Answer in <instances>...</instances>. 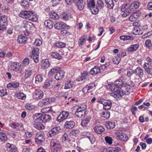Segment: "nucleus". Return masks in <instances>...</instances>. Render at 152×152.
Masks as SVG:
<instances>
[{
    "label": "nucleus",
    "mask_w": 152,
    "mask_h": 152,
    "mask_svg": "<svg viewBox=\"0 0 152 152\" xmlns=\"http://www.w3.org/2000/svg\"><path fill=\"white\" fill-rule=\"evenodd\" d=\"M18 15L19 17L23 19L34 22L37 20L38 17L36 12L31 10L22 11Z\"/></svg>",
    "instance_id": "f257e3e1"
},
{
    "label": "nucleus",
    "mask_w": 152,
    "mask_h": 152,
    "mask_svg": "<svg viewBox=\"0 0 152 152\" xmlns=\"http://www.w3.org/2000/svg\"><path fill=\"white\" fill-rule=\"evenodd\" d=\"M50 148L51 152H61L62 149V145L56 139L51 140Z\"/></svg>",
    "instance_id": "f03ea898"
},
{
    "label": "nucleus",
    "mask_w": 152,
    "mask_h": 152,
    "mask_svg": "<svg viewBox=\"0 0 152 152\" xmlns=\"http://www.w3.org/2000/svg\"><path fill=\"white\" fill-rule=\"evenodd\" d=\"M145 59L147 62L144 63L143 68L148 75L152 76V68L150 67V66L152 67V59L149 57H145Z\"/></svg>",
    "instance_id": "7ed1b4c3"
},
{
    "label": "nucleus",
    "mask_w": 152,
    "mask_h": 152,
    "mask_svg": "<svg viewBox=\"0 0 152 152\" xmlns=\"http://www.w3.org/2000/svg\"><path fill=\"white\" fill-rule=\"evenodd\" d=\"M21 26L22 27L25 28L26 32H25V34L26 35H29V31L34 27V25L32 23L26 20L23 21Z\"/></svg>",
    "instance_id": "20e7f679"
},
{
    "label": "nucleus",
    "mask_w": 152,
    "mask_h": 152,
    "mask_svg": "<svg viewBox=\"0 0 152 152\" xmlns=\"http://www.w3.org/2000/svg\"><path fill=\"white\" fill-rule=\"evenodd\" d=\"M99 103L103 105V108L105 110L110 109L112 106V103L110 100H107L104 99H101L98 101Z\"/></svg>",
    "instance_id": "39448f33"
},
{
    "label": "nucleus",
    "mask_w": 152,
    "mask_h": 152,
    "mask_svg": "<svg viewBox=\"0 0 152 152\" xmlns=\"http://www.w3.org/2000/svg\"><path fill=\"white\" fill-rule=\"evenodd\" d=\"M121 88H111V91L113 92L111 93V96H113L114 98L117 99L121 97L124 94V92L121 90Z\"/></svg>",
    "instance_id": "423d86ee"
},
{
    "label": "nucleus",
    "mask_w": 152,
    "mask_h": 152,
    "mask_svg": "<svg viewBox=\"0 0 152 152\" xmlns=\"http://www.w3.org/2000/svg\"><path fill=\"white\" fill-rule=\"evenodd\" d=\"M39 49L37 48H34L31 52V57L33 58L34 61L36 63H37L39 62Z\"/></svg>",
    "instance_id": "0eeeda50"
},
{
    "label": "nucleus",
    "mask_w": 152,
    "mask_h": 152,
    "mask_svg": "<svg viewBox=\"0 0 152 152\" xmlns=\"http://www.w3.org/2000/svg\"><path fill=\"white\" fill-rule=\"evenodd\" d=\"M43 95V93L42 91L37 89L33 93V98L34 100H37L42 98Z\"/></svg>",
    "instance_id": "6e6552de"
},
{
    "label": "nucleus",
    "mask_w": 152,
    "mask_h": 152,
    "mask_svg": "<svg viewBox=\"0 0 152 152\" xmlns=\"http://www.w3.org/2000/svg\"><path fill=\"white\" fill-rule=\"evenodd\" d=\"M69 113L66 111H62L56 118V121L59 123L66 119L69 115Z\"/></svg>",
    "instance_id": "1a4fd4ad"
},
{
    "label": "nucleus",
    "mask_w": 152,
    "mask_h": 152,
    "mask_svg": "<svg viewBox=\"0 0 152 152\" xmlns=\"http://www.w3.org/2000/svg\"><path fill=\"white\" fill-rule=\"evenodd\" d=\"M61 131V128L59 126L56 127L52 129L48 133V135L51 137L58 133Z\"/></svg>",
    "instance_id": "9d476101"
},
{
    "label": "nucleus",
    "mask_w": 152,
    "mask_h": 152,
    "mask_svg": "<svg viewBox=\"0 0 152 152\" xmlns=\"http://www.w3.org/2000/svg\"><path fill=\"white\" fill-rule=\"evenodd\" d=\"M61 131V128L59 126L56 127L52 129L48 133V135L51 137L58 133Z\"/></svg>",
    "instance_id": "9b49d317"
},
{
    "label": "nucleus",
    "mask_w": 152,
    "mask_h": 152,
    "mask_svg": "<svg viewBox=\"0 0 152 152\" xmlns=\"http://www.w3.org/2000/svg\"><path fill=\"white\" fill-rule=\"evenodd\" d=\"M9 67L12 70L16 72L20 69L21 66L19 63L11 62L10 63Z\"/></svg>",
    "instance_id": "f8f14e48"
},
{
    "label": "nucleus",
    "mask_w": 152,
    "mask_h": 152,
    "mask_svg": "<svg viewBox=\"0 0 152 152\" xmlns=\"http://www.w3.org/2000/svg\"><path fill=\"white\" fill-rule=\"evenodd\" d=\"M134 73L137 77L142 78L144 75V71L140 67L138 66L134 70Z\"/></svg>",
    "instance_id": "ddd939ff"
},
{
    "label": "nucleus",
    "mask_w": 152,
    "mask_h": 152,
    "mask_svg": "<svg viewBox=\"0 0 152 152\" xmlns=\"http://www.w3.org/2000/svg\"><path fill=\"white\" fill-rule=\"evenodd\" d=\"M54 26L55 28L57 30H61L69 27V26L63 22H60L56 23Z\"/></svg>",
    "instance_id": "4468645a"
},
{
    "label": "nucleus",
    "mask_w": 152,
    "mask_h": 152,
    "mask_svg": "<svg viewBox=\"0 0 152 152\" xmlns=\"http://www.w3.org/2000/svg\"><path fill=\"white\" fill-rule=\"evenodd\" d=\"M122 82L121 79L116 80L113 84H112L110 87V89L111 90V88H120L122 86Z\"/></svg>",
    "instance_id": "2eb2a0df"
},
{
    "label": "nucleus",
    "mask_w": 152,
    "mask_h": 152,
    "mask_svg": "<svg viewBox=\"0 0 152 152\" xmlns=\"http://www.w3.org/2000/svg\"><path fill=\"white\" fill-rule=\"evenodd\" d=\"M10 126L15 130H22L23 128V125L21 123H18L13 122L10 123Z\"/></svg>",
    "instance_id": "dca6fc26"
},
{
    "label": "nucleus",
    "mask_w": 152,
    "mask_h": 152,
    "mask_svg": "<svg viewBox=\"0 0 152 152\" xmlns=\"http://www.w3.org/2000/svg\"><path fill=\"white\" fill-rule=\"evenodd\" d=\"M6 147L8 152H17L16 146L13 144L7 143L6 145Z\"/></svg>",
    "instance_id": "f3484780"
},
{
    "label": "nucleus",
    "mask_w": 152,
    "mask_h": 152,
    "mask_svg": "<svg viewBox=\"0 0 152 152\" xmlns=\"http://www.w3.org/2000/svg\"><path fill=\"white\" fill-rule=\"evenodd\" d=\"M64 76V72L63 70L58 71L55 75L54 77L57 80H60Z\"/></svg>",
    "instance_id": "a211bd4d"
},
{
    "label": "nucleus",
    "mask_w": 152,
    "mask_h": 152,
    "mask_svg": "<svg viewBox=\"0 0 152 152\" xmlns=\"http://www.w3.org/2000/svg\"><path fill=\"white\" fill-rule=\"evenodd\" d=\"M75 123L73 121H66L64 125V128L70 129L73 128L75 126Z\"/></svg>",
    "instance_id": "6ab92c4d"
},
{
    "label": "nucleus",
    "mask_w": 152,
    "mask_h": 152,
    "mask_svg": "<svg viewBox=\"0 0 152 152\" xmlns=\"http://www.w3.org/2000/svg\"><path fill=\"white\" fill-rule=\"evenodd\" d=\"M7 24V17L5 15L1 16L0 18V25L5 28Z\"/></svg>",
    "instance_id": "aec40b11"
},
{
    "label": "nucleus",
    "mask_w": 152,
    "mask_h": 152,
    "mask_svg": "<svg viewBox=\"0 0 152 152\" xmlns=\"http://www.w3.org/2000/svg\"><path fill=\"white\" fill-rule=\"evenodd\" d=\"M140 6V3L137 1L133 2L130 5L129 9L132 11H134L138 8Z\"/></svg>",
    "instance_id": "412c9836"
},
{
    "label": "nucleus",
    "mask_w": 152,
    "mask_h": 152,
    "mask_svg": "<svg viewBox=\"0 0 152 152\" xmlns=\"http://www.w3.org/2000/svg\"><path fill=\"white\" fill-rule=\"evenodd\" d=\"M139 46V44H137L131 45L128 47L126 49L127 51L129 52H134L137 50Z\"/></svg>",
    "instance_id": "4be33fe9"
},
{
    "label": "nucleus",
    "mask_w": 152,
    "mask_h": 152,
    "mask_svg": "<svg viewBox=\"0 0 152 152\" xmlns=\"http://www.w3.org/2000/svg\"><path fill=\"white\" fill-rule=\"evenodd\" d=\"M94 129L95 132L98 134H101L105 130L104 127L102 126H96L94 127Z\"/></svg>",
    "instance_id": "5701e85b"
},
{
    "label": "nucleus",
    "mask_w": 152,
    "mask_h": 152,
    "mask_svg": "<svg viewBox=\"0 0 152 152\" xmlns=\"http://www.w3.org/2000/svg\"><path fill=\"white\" fill-rule=\"evenodd\" d=\"M117 137L120 140L122 141H126L128 139L127 136L123 133H118L117 134Z\"/></svg>",
    "instance_id": "b1692460"
},
{
    "label": "nucleus",
    "mask_w": 152,
    "mask_h": 152,
    "mask_svg": "<svg viewBox=\"0 0 152 152\" xmlns=\"http://www.w3.org/2000/svg\"><path fill=\"white\" fill-rule=\"evenodd\" d=\"M27 40V37L23 35H19L18 38V41L20 44L24 43Z\"/></svg>",
    "instance_id": "393cba45"
},
{
    "label": "nucleus",
    "mask_w": 152,
    "mask_h": 152,
    "mask_svg": "<svg viewBox=\"0 0 152 152\" xmlns=\"http://www.w3.org/2000/svg\"><path fill=\"white\" fill-rule=\"evenodd\" d=\"M132 32L133 34L135 35H140L142 33L143 30L141 28L136 27L134 28Z\"/></svg>",
    "instance_id": "a878e982"
},
{
    "label": "nucleus",
    "mask_w": 152,
    "mask_h": 152,
    "mask_svg": "<svg viewBox=\"0 0 152 152\" xmlns=\"http://www.w3.org/2000/svg\"><path fill=\"white\" fill-rule=\"evenodd\" d=\"M42 67L43 69H46L50 66V63L48 59L42 60Z\"/></svg>",
    "instance_id": "bb28decb"
},
{
    "label": "nucleus",
    "mask_w": 152,
    "mask_h": 152,
    "mask_svg": "<svg viewBox=\"0 0 152 152\" xmlns=\"http://www.w3.org/2000/svg\"><path fill=\"white\" fill-rule=\"evenodd\" d=\"M33 75V71L31 69H27L25 70L24 77L25 78H27Z\"/></svg>",
    "instance_id": "cd10ccee"
},
{
    "label": "nucleus",
    "mask_w": 152,
    "mask_h": 152,
    "mask_svg": "<svg viewBox=\"0 0 152 152\" xmlns=\"http://www.w3.org/2000/svg\"><path fill=\"white\" fill-rule=\"evenodd\" d=\"M35 119L36 122L41 123L43 122L42 119V114L41 113H36L35 115Z\"/></svg>",
    "instance_id": "c85d7f7f"
},
{
    "label": "nucleus",
    "mask_w": 152,
    "mask_h": 152,
    "mask_svg": "<svg viewBox=\"0 0 152 152\" xmlns=\"http://www.w3.org/2000/svg\"><path fill=\"white\" fill-rule=\"evenodd\" d=\"M100 69L97 66H95L92 68L90 71V73L91 75H94L98 74L100 72Z\"/></svg>",
    "instance_id": "c756f323"
},
{
    "label": "nucleus",
    "mask_w": 152,
    "mask_h": 152,
    "mask_svg": "<svg viewBox=\"0 0 152 152\" xmlns=\"http://www.w3.org/2000/svg\"><path fill=\"white\" fill-rule=\"evenodd\" d=\"M75 115L80 118L84 117L86 115L85 111L77 110L75 113Z\"/></svg>",
    "instance_id": "7c9ffc66"
},
{
    "label": "nucleus",
    "mask_w": 152,
    "mask_h": 152,
    "mask_svg": "<svg viewBox=\"0 0 152 152\" xmlns=\"http://www.w3.org/2000/svg\"><path fill=\"white\" fill-rule=\"evenodd\" d=\"M19 84L17 83H9L7 85V87L8 88L12 89L18 88L19 87Z\"/></svg>",
    "instance_id": "2f4dec72"
},
{
    "label": "nucleus",
    "mask_w": 152,
    "mask_h": 152,
    "mask_svg": "<svg viewBox=\"0 0 152 152\" xmlns=\"http://www.w3.org/2000/svg\"><path fill=\"white\" fill-rule=\"evenodd\" d=\"M44 24L46 27L49 29L52 28L53 27V22L50 20L45 21Z\"/></svg>",
    "instance_id": "473e14b6"
},
{
    "label": "nucleus",
    "mask_w": 152,
    "mask_h": 152,
    "mask_svg": "<svg viewBox=\"0 0 152 152\" xmlns=\"http://www.w3.org/2000/svg\"><path fill=\"white\" fill-rule=\"evenodd\" d=\"M91 118L89 117H87L82 120L81 124L83 126H85L88 125L90 121Z\"/></svg>",
    "instance_id": "72a5a7b5"
},
{
    "label": "nucleus",
    "mask_w": 152,
    "mask_h": 152,
    "mask_svg": "<svg viewBox=\"0 0 152 152\" xmlns=\"http://www.w3.org/2000/svg\"><path fill=\"white\" fill-rule=\"evenodd\" d=\"M7 136L4 131L0 132V140L2 141L7 140Z\"/></svg>",
    "instance_id": "f704fd0d"
},
{
    "label": "nucleus",
    "mask_w": 152,
    "mask_h": 152,
    "mask_svg": "<svg viewBox=\"0 0 152 152\" xmlns=\"http://www.w3.org/2000/svg\"><path fill=\"white\" fill-rule=\"evenodd\" d=\"M51 56L54 58L58 59H61L62 58V56L58 53L55 52H52L50 53Z\"/></svg>",
    "instance_id": "c9c22d12"
},
{
    "label": "nucleus",
    "mask_w": 152,
    "mask_h": 152,
    "mask_svg": "<svg viewBox=\"0 0 152 152\" xmlns=\"http://www.w3.org/2000/svg\"><path fill=\"white\" fill-rule=\"evenodd\" d=\"M81 0H80L77 2H75L76 5L77 6V7L80 10H82L84 6V4L83 2H81Z\"/></svg>",
    "instance_id": "e433bc0d"
},
{
    "label": "nucleus",
    "mask_w": 152,
    "mask_h": 152,
    "mask_svg": "<svg viewBox=\"0 0 152 152\" xmlns=\"http://www.w3.org/2000/svg\"><path fill=\"white\" fill-rule=\"evenodd\" d=\"M49 16L50 18L53 19H58L59 18L58 14L54 11H51L50 13Z\"/></svg>",
    "instance_id": "4c0bfd02"
},
{
    "label": "nucleus",
    "mask_w": 152,
    "mask_h": 152,
    "mask_svg": "<svg viewBox=\"0 0 152 152\" xmlns=\"http://www.w3.org/2000/svg\"><path fill=\"white\" fill-rule=\"evenodd\" d=\"M137 14L134 12L130 16L129 19L130 21L134 22L137 20Z\"/></svg>",
    "instance_id": "58836bf2"
},
{
    "label": "nucleus",
    "mask_w": 152,
    "mask_h": 152,
    "mask_svg": "<svg viewBox=\"0 0 152 152\" xmlns=\"http://www.w3.org/2000/svg\"><path fill=\"white\" fill-rule=\"evenodd\" d=\"M73 85V82L71 80H68L67 81L65 84L64 88L65 89H69L71 88Z\"/></svg>",
    "instance_id": "ea45409f"
},
{
    "label": "nucleus",
    "mask_w": 152,
    "mask_h": 152,
    "mask_svg": "<svg viewBox=\"0 0 152 152\" xmlns=\"http://www.w3.org/2000/svg\"><path fill=\"white\" fill-rule=\"evenodd\" d=\"M100 115L102 117L108 118L110 117V113L108 111L105 110L100 113Z\"/></svg>",
    "instance_id": "a19ab883"
},
{
    "label": "nucleus",
    "mask_w": 152,
    "mask_h": 152,
    "mask_svg": "<svg viewBox=\"0 0 152 152\" xmlns=\"http://www.w3.org/2000/svg\"><path fill=\"white\" fill-rule=\"evenodd\" d=\"M105 125L107 129H113L115 127V124L114 122L107 121Z\"/></svg>",
    "instance_id": "79ce46f5"
},
{
    "label": "nucleus",
    "mask_w": 152,
    "mask_h": 152,
    "mask_svg": "<svg viewBox=\"0 0 152 152\" xmlns=\"http://www.w3.org/2000/svg\"><path fill=\"white\" fill-rule=\"evenodd\" d=\"M108 7L110 9H112L114 6V3L113 0H105Z\"/></svg>",
    "instance_id": "37998d69"
},
{
    "label": "nucleus",
    "mask_w": 152,
    "mask_h": 152,
    "mask_svg": "<svg viewBox=\"0 0 152 152\" xmlns=\"http://www.w3.org/2000/svg\"><path fill=\"white\" fill-rule=\"evenodd\" d=\"M45 134L43 132H39L37 133L35 137L44 141L45 140Z\"/></svg>",
    "instance_id": "c03bdc74"
},
{
    "label": "nucleus",
    "mask_w": 152,
    "mask_h": 152,
    "mask_svg": "<svg viewBox=\"0 0 152 152\" xmlns=\"http://www.w3.org/2000/svg\"><path fill=\"white\" fill-rule=\"evenodd\" d=\"M33 125L34 127L38 129H44L45 127L42 124H41L40 123H38V122H36V123L34 124Z\"/></svg>",
    "instance_id": "a18cd8bd"
},
{
    "label": "nucleus",
    "mask_w": 152,
    "mask_h": 152,
    "mask_svg": "<svg viewBox=\"0 0 152 152\" xmlns=\"http://www.w3.org/2000/svg\"><path fill=\"white\" fill-rule=\"evenodd\" d=\"M35 79V83L38 84L42 81L43 78L42 76L41 75L39 74L36 76Z\"/></svg>",
    "instance_id": "49530a36"
},
{
    "label": "nucleus",
    "mask_w": 152,
    "mask_h": 152,
    "mask_svg": "<svg viewBox=\"0 0 152 152\" xmlns=\"http://www.w3.org/2000/svg\"><path fill=\"white\" fill-rule=\"evenodd\" d=\"M55 46L56 47L58 48H62L65 47L66 44L63 42H58L55 44Z\"/></svg>",
    "instance_id": "de8ad7c7"
},
{
    "label": "nucleus",
    "mask_w": 152,
    "mask_h": 152,
    "mask_svg": "<svg viewBox=\"0 0 152 152\" xmlns=\"http://www.w3.org/2000/svg\"><path fill=\"white\" fill-rule=\"evenodd\" d=\"M87 5L90 9L95 6V4L94 1L92 0H87Z\"/></svg>",
    "instance_id": "09e8293b"
},
{
    "label": "nucleus",
    "mask_w": 152,
    "mask_h": 152,
    "mask_svg": "<svg viewBox=\"0 0 152 152\" xmlns=\"http://www.w3.org/2000/svg\"><path fill=\"white\" fill-rule=\"evenodd\" d=\"M88 77L87 73L86 71H85L82 74L81 77L77 79V80L80 81L86 79Z\"/></svg>",
    "instance_id": "8fccbe9b"
},
{
    "label": "nucleus",
    "mask_w": 152,
    "mask_h": 152,
    "mask_svg": "<svg viewBox=\"0 0 152 152\" xmlns=\"http://www.w3.org/2000/svg\"><path fill=\"white\" fill-rule=\"evenodd\" d=\"M42 113H51L53 111L50 107H46L43 108L41 110Z\"/></svg>",
    "instance_id": "3c124183"
},
{
    "label": "nucleus",
    "mask_w": 152,
    "mask_h": 152,
    "mask_svg": "<svg viewBox=\"0 0 152 152\" xmlns=\"http://www.w3.org/2000/svg\"><path fill=\"white\" fill-rule=\"evenodd\" d=\"M52 83V80H47L44 83V87L47 88L50 86Z\"/></svg>",
    "instance_id": "603ef678"
},
{
    "label": "nucleus",
    "mask_w": 152,
    "mask_h": 152,
    "mask_svg": "<svg viewBox=\"0 0 152 152\" xmlns=\"http://www.w3.org/2000/svg\"><path fill=\"white\" fill-rule=\"evenodd\" d=\"M58 70L56 68H53L51 69L49 71L48 75L50 76H51L55 74L57 72Z\"/></svg>",
    "instance_id": "864d4df0"
},
{
    "label": "nucleus",
    "mask_w": 152,
    "mask_h": 152,
    "mask_svg": "<svg viewBox=\"0 0 152 152\" xmlns=\"http://www.w3.org/2000/svg\"><path fill=\"white\" fill-rule=\"evenodd\" d=\"M42 119L43 122L49 120L51 119V116L49 115L45 114L44 115H42Z\"/></svg>",
    "instance_id": "5fc2aeb1"
},
{
    "label": "nucleus",
    "mask_w": 152,
    "mask_h": 152,
    "mask_svg": "<svg viewBox=\"0 0 152 152\" xmlns=\"http://www.w3.org/2000/svg\"><path fill=\"white\" fill-rule=\"evenodd\" d=\"M70 15L69 14L64 13L62 15L61 17L63 20H69L70 17Z\"/></svg>",
    "instance_id": "6e6d98bb"
},
{
    "label": "nucleus",
    "mask_w": 152,
    "mask_h": 152,
    "mask_svg": "<svg viewBox=\"0 0 152 152\" xmlns=\"http://www.w3.org/2000/svg\"><path fill=\"white\" fill-rule=\"evenodd\" d=\"M104 139L106 143L109 144L111 145L113 143V140L111 137L107 136L105 137Z\"/></svg>",
    "instance_id": "4d7b16f0"
},
{
    "label": "nucleus",
    "mask_w": 152,
    "mask_h": 152,
    "mask_svg": "<svg viewBox=\"0 0 152 152\" xmlns=\"http://www.w3.org/2000/svg\"><path fill=\"white\" fill-rule=\"evenodd\" d=\"M17 98L20 99L24 100L26 98V95L23 93L20 92L18 94L17 96Z\"/></svg>",
    "instance_id": "13d9d810"
},
{
    "label": "nucleus",
    "mask_w": 152,
    "mask_h": 152,
    "mask_svg": "<svg viewBox=\"0 0 152 152\" xmlns=\"http://www.w3.org/2000/svg\"><path fill=\"white\" fill-rule=\"evenodd\" d=\"M21 5L25 9L28 8L29 6L28 1L26 0L22 1L21 3Z\"/></svg>",
    "instance_id": "bf43d9fd"
},
{
    "label": "nucleus",
    "mask_w": 152,
    "mask_h": 152,
    "mask_svg": "<svg viewBox=\"0 0 152 152\" xmlns=\"http://www.w3.org/2000/svg\"><path fill=\"white\" fill-rule=\"evenodd\" d=\"M90 10L91 13L93 14H97L99 12V8L97 7H94L92 8H90Z\"/></svg>",
    "instance_id": "052dcab7"
},
{
    "label": "nucleus",
    "mask_w": 152,
    "mask_h": 152,
    "mask_svg": "<svg viewBox=\"0 0 152 152\" xmlns=\"http://www.w3.org/2000/svg\"><path fill=\"white\" fill-rule=\"evenodd\" d=\"M86 108V106L85 104H82L79 106L78 107L77 109V110L84 111Z\"/></svg>",
    "instance_id": "680f3d73"
},
{
    "label": "nucleus",
    "mask_w": 152,
    "mask_h": 152,
    "mask_svg": "<svg viewBox=\"0 0 152 152\" xmlns=\"http://www.w3.org/2000/svg\"><path fill=\"white\" fill-rule=\"evenodd\" d=\"M42 44V40L39 39H36L34 43V45L37 46H40Z\"/></svg>",
    "instance_id": "e2e57ef3"
},
{
    "label": "nucleus",
    "mask_w": 152,
    "mask_h": 152,
    "mask_svg": "<svg viewBox=\"0 0 152 152\" xmlns=\"http://www.w3.org/2000/svg\"><path fill=\"white\" fill-rule=\"evenodd\" d=\"M26 108L28 110H31L35 107V106L31 103H27L25 106Z\"/></svg>",
    "instance_id": "0e129e2a"
},
{
    "label": "nucleus",
    "mask_w": 152,
    "mask_h": 152,
    "mask_svg": "<svg viewBox=\"0 0 152 152\" xmlns=\"http://www.w3.org/2000/svg\"><path fill=\"white\" fill-rule=\"evenodd\" d=\"M120 58L117 56H115L113 58V61L115 64H118L120 61Z\"/></svg>",
    "instance_id": "69168bd1"
},
{
    "label": "nucleus",
    "mask_w": 152,
    "mask_h": 152,
    "mask_svg": "<svg viewBox=\"0 0 152 152\" xmlns=\"http://www.w3.org/2000/svg\"><path fill=\"white\" fill-rule=\"evenodd\" d=\"M104 3L101 0H97V7L99 9L102 8L104 6Z\"/></svg>",
    "instance_id": "338daca9"
},
{
    "label": "nucleus",
    "mask_w": 152,
    "mask_h": 152,
    "mask_svg": "<svg viewBox=\"0 0 152 152\" xmlns=\"http://www.w3.org/2000/svg\"><path fill=\"white\" fill-rule=\"evenodd\" d=\"M7 93L5 89H1L0 90V96L3 97L7 95Z\"/></svg>",
    "instance_id": "774afa93"
}]
</instances>
